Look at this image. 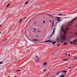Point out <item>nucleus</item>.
I'll return each instance as SVG.
<instances>
[{"label": "nucleus", "mask_w": 77, "mask_h": 77, "mask_svg": "<svg viewBox=\"0 0 77 77\" xmlns=\"http://www.w3.org/2000/svg\"><path fill=\"white\" fill-rule=\"evenodd\" d=\"M63 26H64V25L62 26L60 30L61 31H63V33L64 35L61 36V38L63 41H65L66 40V37H65V35H66V31H64V29H63Z\"/></svg>", "instance_id": "f257e3e1"}, {"label": "nucleus", "mask_w": 77, "mask_h": 77, "mask_svg": "<svg viewBox=\"0 0 77 77\" xmlns=\"http://www.w3.org/2000/svg\"><path fill=\"white\" fill-rule=\"evenodd\" d=\"M55 31V28H54L53 30V31L52 32V34H51L50 36L49 37V38H51V36H52V35H53V33H54V31Z\"/></svg>", "instance_id": "f03ea898"}, {"label": "nucleus", "mask_w": 77, "mask_h": 77, "mask_svg": "<svg viewBox=\"0 0 77 77\" xmlns=\"http://www.w3.org/2000/svg\"><path fill=\"white\" fill-rule=\"evenodd\" d=\"M48 65V64L47 63H45L42 65V67L45 66H46V65Z\"/></svg>", "instance_id": "7ed1b4c3"}, {"label": "nucleus", "mask_w": 77, "mask_h": 77, "mask_svg": "<svg viewBox=\"0 0 77 77\" xmlns=\"http://www.w3.org/2000/svg\"><path fill=\"white\" fill-rule=\"evenodd\" d=\"M73 42L74 43H77V39L76 38H75V40L73 41Z\"/></svg>", "instance_id": "20e7f679"}, {"label": "nucleus", "mask_w": 77, "mask_h": 77, "mask_svg": "<svg viewBox=\"0 0 77 77\" xmlns=\"http://www.w3.org/2000/svg\"><path fill=\"white\" fill-rule=\"evenodd\" d=\"M75 19H77V17L75 18H74L73 20H72L70 21V22H69V23H72V22H73L74 21V20H75Z\"/></svg>", "instance_id": "39448f33"}, {"label": "nucleus", "mask_w": 77, "mask_h": 77, "mask_svg": "<svg viewBox=\"0 0 77 77\" xmlns=\"http://www.w3.org/2000/svg\"><path fill=\"white\" fill-rule=\"evenodd\" d=\"M52 27H53V26H54V21H53V23H52Z\"/></svg>", "instance_id": "423d86ee"}, {"label": "nucleus", "mask_w": 77, "mask_h": 77, "mask_svg": "<svg viewBox=\"0 0 77 77\" xmlns=\"http://www.w3.org/2000/svg\"><path fill=\"white\" fill-rule=\"evenodd\" d=\"M69 29V28H66V31H66H66H68V30Z\"/></svg>", "instance_id": "0eeeda50"}, {"label": "nucleus", "mask_w": 77, "mask_h": 77, "mask_svg": "<svg viewBox=\"0 0 77 77\" xmlns=\"http://www.w3.org/2000/svg\"><path fill=\"white\" fill-rule=\"evenodd\" d=\"M60 73H61V74H63V71H60Z\"/></svg>", "instance_id": "6e6552de"}, {"label": "nucleus", "mask_w": 77, "mask_h": 77, "mask_svg": "<svg viewBox=\"0 0 77 77\" xmlns=\"http://www.w3.org/2000/svg\"><path fill=\"white\" fill-rule=\"evenodd\" d=\"M33 40L35 41H38V39H33Z\"/></svg>", "instance_id": "1a4fd4ad"}, {"label": "nucleus", "mask_w": 77, "mask_h": 77, "mask_svg": "<svg viewBox=\"0 0 77 77\" xmlns=\"http://www.w3.org/2000/svg\"><path fill=\"white\" fill-rule=\"evenodd\" d=\"M60 72H57V75H59V74H60Z\"/></svg>", "instance_id": "9d476101"}, {"label": "nucleus", "mask_w": 77, "mask_h": 77, "mask_svg": "<svg viewBox=\"0 0 77 77\" xmlns=\"http://www.w3.org/2000/svg\"><path fill=\"white\" fill-rule=\"evenodd\" d=\"M29 3V2H26L25 4L24 5H27V4H28Z\"/></svg>", "instance_id": "9b49d317"}, {"label": "nucleus", "mask_w": 77, "mask_h": 77, "mask_svg": "<svg viewBox=\"0 0 77 77\" xmlns=\"http://www.w3.org/2000/svg\"><path fill=\"white\" fill-rule=\"evenodd\" d=\"M63 72H64V73H66V70L63 71Z\"/></svg>", "instance_id": "f8f14e48"}, {"label": "nucleus", "mask_w": 77, "mask_h": 77, "mask_svg": "<svg viewBox=\"0 0 77 77\" xmlns=\"http://www.w3.org/2000/svg\"><path fill=\"white\" fill-rule=\"evenodd\" d=\"M35 57H36V59H39V57H38V56H35Z\"/></svg>", "instance_id": "ddd939ff"}, {"label": "nucleus", "mask_w": 77, "mask_h": 77, "mask_svg": "<svg viewBox=\"0 0 77 77\" xmlns=\"http://www.w3.org/2000/svg\"><path fill=\"white\" fill-rule=\"evenodd\" d=\"M70 22V21H69V23H68V26H71V24H69V23H69Z\"/></svg>", "instance_id": "4468645a"}, {"label": "nucleus", "mask_w": 77, "mask_h": 77, "mask_svg": "<svg viewBox=\"0 0 77 77\" xmlns=\"http://www.w3.org/2000/svg\"><path fill=\"white\" fill-rule=\"evenodd\" d=\"M35 62H39V60H35Z\"/></svg>", "instance_id": "2eb2a0df"}, {"label": "nucleus", "mask_w": 77, "mask_h": 77, "mask_svg": "<svg viewBox=\"0 0 77 77\" xmlns=\"http://www.w3.org/2000/svg\"><path fill=\"white\" fill-rule=\"evenodd\" d=\"M10 5V3H9L7 6V8H8L9 6V5Z\"/></svg>", "instance_id": "dca6fc26"}, {"label": "nucleus", "mask_w": 77, "mask_h": 77, "mask_svg": "<svg viewBox=\"0 0 77 77\" xmlns=\"http://www.w3.org/2000/svg\"><path fill=\"white\" fill-rule=\"evenodd\" d=\"M56 18H57V19H59V20H60V19H61V18H60V17H56Z\"/></svg>", "instance_id": "f3484780"}, {"label": "nucleus", "mask_w": 77, "mask_h": 77, "mask_svg": "<svg viewBox=\"0 0 77 77\" xmlns=\"http://www.w3.org/2000/svg\"><path fill=\"white\" fill-rule=\"evenodd\" d=\"M67 44V42H65V43H64V44H63V45H66Z\"/></svg>", "instance_id": "a211bd4d"}, {"label": "nucleus", "mask_w": 77, "mask_h": 77, "mask_svg": "<svg viewBox=\"0 0 77 77\" xmlns=\"http://www.w3.org/2000/svg\"><path fill=\"white\" fill-rule=\"evenodd\" d=\"M56 44V41H54V42L52 43V44Z\"/></svg>", "instance_id": "6ab92c4d"}, {"label": "nucleus", "mask_w": 77, "mask_h": 77, "mask_svg": "<svg viewBox=\"0 0 77 77\" xmlns=\"http://www.w3.org/2000/svg\"><path fill=\"white\" fill-rule=\"evenodd\" d=\"M57 20L58 22V23H59V21H60V19H57Z\"/></svg>", "instance_id": "aec40b11"}, {"label": "nucleus", "mask_w": 77, "mask_h": 77, "mask_svg": "<svg viewBox=\"0 0 77 77\" xmlns=\"http://www.w3.org/2000/svg\"><path fill=\"white\" fill-rule=\"evenodd\" d=\"M49 17H53V16H52L51 15H48Z\"/></svg>", "instance_id": "412c9836"}, {"label": "nucleus", "mask_w": 77, "mask_h": 77, "mask_svg": "<svg viewBox=\"0 0 77 77\" xmlns=\"http://www.w3.org/2000/svg\"><path fill=\"white\" fill-rule=\"evenodd\" d=\"M23 20V19H21L19 21V23H20L21 22V21H22Z\"/></svg>", "instance_id": "4be33fe9"}, {"label": "nucleus", "mask_w": 77, "mask_h": 77, "mask_svg": "<svg viewBox=\"0 0 77 77\" xmlns=\"http://www.w3.org/2000/svg\"><path fill=\"white\" fill-rule=\"evenodd\" d=\"M68 60V59H66L64 60H63L64 61L65 60Z\"/></svg>", "instance_id": "5701e85b"}, {"label": "nucleus", "mask_w": 77, "mask_h": 77, "mask_svg": "<svg viewBox=\"0 0 77 77\" xmlns=\"http://www.w3.org/2000/svg\"><path fill=\"white\" fill-rule=\"evenodd\" d=\"M51 40H48V42H50Z\"/></svg>", "instance_id": "b1692460"}, {"label": "nucleus", "mask_w": 77, "mask_h": 77, "mask_svg": "<svg viewBox=\"0 0 77 77\" xmlns=\"http://www.w3.org/2000/svg\"><path fill=\"white\" fill-rule=\"evenodd\" d=\"M70 43L71 44H73V43L72 42H70Z\"/></svg>", "instance_id": "393cba45"}, {"label": "nucleus", "mask_w": 77, "mask_h": 77, "mask_svg": "<svg viewBox=\"0 0 77 77\" xmlns=\"http://www.w3.org/2000/svg\"><path fill=\"white\" fill-rule=\"evenodd\" d=\"M57 42H59V39H57Z\"/></svg>", "instance_id": "a878e982"}, {"label": "nucleus", "mask_w": 77, "mask_h": 77, "mask_svg": "<svg viewBox=\"0 0 77 77\" xmlns=\"http://www.w3.org/2000/svg\"><path fill=\"white\" fill-rule=\"evenodd\" d=\"M48 42V41H46L44 42Z\"/></svg>", "instance_id": "bb28decb"}, {"label": "nucleus", "mask_w": 77, "mask_h": 77, "mask_svg": "<svg viewBox=\"0 0 77 77\" xmlns=\"http://www.w3.org/2000/svg\"><path fill=\"white\" fill-rule=\"evenodd\" d=\"M70 56V54H68V57H69Z\"/></svg>", "instance_id": "cd10ccee"}, {"label": "nucleus", "mask_w": 77, "mask_h": 77, "mask_svg": "<svg viewBox=\"0 0 77 77\" xmlns=\"http://www.w3.org/2000/svg\"><path fill=\"white\" fill-rule=\"evenodd\" d=\"M2 63H3L2 62H0V64H2Z\"/></svg>", "instance_id": "c85d7f7f"}, {"label": "nucleus", "mask_w": 77, "mask_h": 77, "mask_svg": "<svg viewBox=\"0 0 77 77\" xmlns=\"http://www.w3.org/2000/svg\"><path fill=\"white\" fill-rule=\"evenodd\" d=\"M62 14H58V15H62Z\"/></svg>", "instance_id": "c756f323"}, {"label": "nucleus", "mask_w": 77, "mask_h": 77, "mask_svg": "<svg viewBox=\"0 0 77 77\" xmlns=\"http://www.w3.org/2000/svg\"><path fill=\"white\" fill-rule=\"evenodd\" d=\"M71 66H70V67H69V68H68V69H70L71 68Z\"/></svg>", "instance_id": "7c9ffc66"}, {"label": "nucleus", "mask_w": 77, "mask_h": 77, "mask_svg": "<svg viewBox=\"0 0 77 77\" xmlns=\"http://www.w3.org/2000/svg\"><path fill=\"white\" fill-rule=\"evenodd\" d=\"M73 44H74V45H77V44L76 43H74Z\"/></svg>", "instance_id": "2f4dec72"}, {"label": "nucleus", "mask_w": 77, "mask_h": 77, "mask_svg": "<svg viewBox=\"0 0 77 77\" xmlns=\"http://www.w3.org/2000/svg\"><path fill=\"white\" fill-rule=\"evenodd\" d=\"M64 77V75H63V76H60V77Z\"/></svg>", "instance_id": "473e14b6"}, {"label": "nucleus", "mask_w": 77, "mask_h": 77, "mask_svg": "<svg viewBox=\"0 0 77 77\" xmlns=\"http://www.w3.org/2000/svg\"><path fill=\"white\" fill-rule=\"evenodd\" d=\"M36 30V29L35 28L34 29V32H35Z\"/></svg>", "instance_id": "72a5a7b5"}, {"label": "nucleus", "mask_w": 77, "mask_h": 77, "mask_svg": "<svg viewBox=\"0 0 77 77\" xmlns=\"http://www.w3.org/2000/svg\"><path fill=\"white\" fill-rule=\"evenodd\" d=\"M45 23V21H44L43 22V23Z\"/></svg>", "instance_id": "f704fd0d"}, {"label": "nucleus", "mask_w": 77, "mask_h": 77, "mask_svg": "<svg viewBox=\"0 0 77 77\" xmlns=\"http://www.w3.org/2000/svg\"><path fill=\"white\" fill-rule=\"evenodd\" d=\"M46 71V69H45L43 70V71Z\"/></svg>", "instance_id": "c9c22d12"}, {"label": "nucleus", "mask_w": 77, "mask_h": 77, "mask_svg": "<svg viewBox=\"0 0 77 77\" xmlns=\"http://www.w3.org/2000/svg\"><path fill=\"white\" fill-rule=\"evenodd\" d=\"M53 42V41H51V42Z\"/></svg>", "instance_id": "e433bc0d"}, {"label": "nucleus", "mask_w": 77, "mask_h": 77, "mask_svg": "<svg viewBox=\"0 0 77 77\" xmlns=\"http://www.w3.org/2000/svg\"><path fill=\"white\" fill-rule=\"evenodd\" d=\"M75 34H76V35H77V33H76L75 32Z\"/></svg>", "instance_id": "4c0bfd02"}, {"label": "nucleus", "mask_w": 77, "mask_h": 77, "mask_svg": "<svg viewBox=\"0 0 77 77\" xmlns=\"http://www.w3.org/2000/svg\"><path fill=\"white\" fill-rule=\"evenodd\" d=\"M60 44H58L57 45V46H59V45H60Z\"/></svg>", "instance_id": "58836bf2"}, {"label": "nucleus", "mask_w": 77, "mask_h": 77, "mask_svg": "<svg viewBox=\"0 0 77 77\" xmlns=\"http://www.w3.org/2000/svg\"><path fill=\"white\" fill-rule=\"evenodd\" d=\"M54 53L53 54H52V56H53V55H54Z\"/></svg>", "instance_id": "ea45409f"}, {"label": "nucleus", "mask_w": 77, "mask_h": 77, "mask_svg": "<svg viewBox=\"0 0 77 77\" xmlns=\"http://www.w3.org/2000/svg\"><path fill=\"white\" fill-rule=\"evenodd\" d=\"M18 71L20 72L21 71V70H18Z\"/></svg>", "instance_id": "a19ab883"}, {"label": "nucleus", "mask_w": 77, "mask_h": 77, "mask_svg": "<svg viewBox=\"0 0 77 77\" xmlns=\"http://www.w3.org/2000/svg\"><path fill=\"white\" fill-rule=\"evenodd\" d=\"M7 40V39H6L5 41L4 42H5V41H6Z\"/></svg>", "instance_id": "79ce46f5"}, {"label": "nucleus", "mask_w": 77, "mask_h": 77, "mask_svg": "<svg viewBox=\"0 0 77 77\" xmlns=\"http://www.w3.org/2000/svg\"><path fill=\"white\" fill-rule=\"evenodd\" d=\"M18 71V70H16V71H15V72H17V71Z\"/></svg>", "instance_id": "37998d69"}, {"label": "nucleus", "mask_w": 77, "mask_h": 77, "mask_svg": "<svg viewBox=\"0 0 77 77\" xmlns=\"http://www.w3.org/2000/svg\"><path fill=\"white\" fill-rule=\"evenodd\" d=\"M75 59H77V57H75Z\"/></svg>", "instance_id": "c03bdc74"}, {"label": "nucleus", "mask_w": 77, "mask_h": 77, "mask_svg": "<svg viewBox=\"0 0 77 77\" xmlns=\"http://www.w3.org/2000/svg\"><path fill=\"white\" fill-rule=\"evenodd\" d=\"M49 73H47V74L46 75H48Z\"/></svg>", "instance_id": "a18cd8bd"}, {"label": "nucleus", "mask_w": 77, "mask_h": 77, "mask_svg": "<svg viewBox=\"0 0 77 77\" xmlns=\"http://www.w3.org/2000/svg\"><path fill=\"white\" fill-rule=\"evenodd\" d=\"M51 20H50L49 21V22H51Z\"/></svg>", "instance_id": "49530a36"}, {"label": "nucleus", "mask_w": 77, "mask_h": 77, "mask_svg": "<svg viewBox=\"0 0 77 77\" xmlns=\"http://www.w3.org/2000/svg\"><path fill=\"white\" fill-rule=\"evenodd\" d=\"M36 22H35V23H34V24H36Z\"/></svg>", "instance_id": "de8ad7c7"}, {"label": "nucleus", "mask_w": 77, "mask_h": 77, "mask_svg": "<svg viewBox=\"0 0 77 77\" xmlns=\"http://www.w3.org/2000/svg\"><path fill=\"white\" fill-rule=\"evenodd\" d=\"M40 32V31H38V33H39V32Z\"/></svg>", "instance_id": "09e8293b"}, {"label": "nucleus", "mask_w": 77, "mask_h": 77, "mask_svg": "<svg viewBox=\"0 0 77 77\" xmlns=\"http://www.w3.org/2000/svg\"><path fill=\"white\" fill-rule=\"evenodd\" d=\"M65 55H66V56H67V54H65Z\"/></svg>", "instance_id": "8fccbe9b"}, {"label": "nucleus", "mask_w": 77, "mask_h": 77, "mask_svg": "<svg viewBox=\"0 0 77 77\" xmlns=\"http://www.w3.org/2000/svg\"><path fill=\"white\" fill-rule=\"evenodd\" d=\"M29 41H32V40H30L29 39Z\"/></svg>", "instance_id": "3c124183"}, {"label": "nucleus", "mask_w": 77, "mask_h": 77, "mask_svg": "<svg viewBox=\"0 0 77 77\" xmlns=\"http://www.w3.org/2000/svg\"><path fill=\"white\" fill-rule=\"evenodd\" d=\"M26 17H25V18H24V19H26Z\"/></svg>", "instance_id": "603ef678"}, {"label": "nucleus", "mask_w": 77, "mask_h": 77, "mask_svg": "<svg viewBox=\"0 0 77 77\" xmlns=\"http://www.w3.org/2000/svg\"><path fill=\"white\" fill-rule=\"evenodd\" d=\"M2 26V25H0V27Z\"/></svg>", "instance_id": "864d4df0"}, {"label": "nucleus", "mask_w": 77, "mask_h": 77, "mask_svg": "<svg viewBox=\"0 0 77 77\" xmlns=\"http://www.w3.org/2000/svg\"><path fill=\"white\" fill-rule=\"evenodd\" d=\"M37 37H38V36H36V38H37Z\"/></svg>", "instance_id": "5fc2aeb1"}, {"label": "nucleus", "mask_w": 77, "mask_h": 77, "mask_svg": "<svg viewBox=\"0 0 77 77\" xmlns=\"http://www.w3.org/2000/svg\"><path fill=\"white\" fill-rule=\"evenodd\" d=\"M0 33H2V32H0Z\"/></svg>", "instance_id": "6e6d98bb"}, {"label": "nucleus", "mask_w": 77, "mask_h": 77, "mask_svg": "<svg viewBox=\"0 0 77 77\" xmlns=\"http://www.w3.org/2000/svg\"><path fill=\"white\" fill-rule=\"evenodd\" d=\"M15 77H17V76H15Z\"/></svg>", "instance_id": "4d7b16f0"}, {"label": "nucleus", "mask_w": 77, "mask_h": 77, "mask_svg": "<svg viewBox=\"0 0 77 77\" xmlns=\"http://www.w3.org/2000/svg\"><path fill=\"white\" fill-rule=\"evenodd\" d=\"M32 42H34V41H32Z\"/></svg>", "instance_id": "13d9d810"}, {"label": "nucleus", "mask_w": 77, "mask_h": 77, "mask_svg": "<svg viewBox=\"0 0 77 77\" xmlns=\"http://www.w3.org/2000/svg\"><path fill=\"white\" fill-rule=\"evenodd\" d=\"M35 44H36V43H35Z\"/></svg>", "instance_id": "bf43d9fd"}, {"label": "nucleus", "mask_w": 77, "mask_h": 77, "mask_svg": "<svg viewBox=\"0 0 77 77\" xmlns=\"http://www.w3.org/2000/svg\"><path fill=\"white\" fill-rule=\"evenodd\" d=\"M76 8H77V6L76 7Z\"/></svg>", "instance_id": "052dcab7"}]
</instances>
